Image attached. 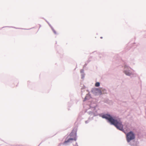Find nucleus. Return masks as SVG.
<instances>
[{
    "mask_svg": "<svg viewBox=\"0 0 146 146\" xmlns=\"http://www.w3.org/2000/svg\"><path fill=\"white\" fill-rule=\"evenodd\" d=\"M126 135L127 140L128 142H129L131 140L134 139L135 137V134L132 131H130L127 133Z\"/></svg>",
    "mask_w": 146,
    "mask_h": 146,
    "instance_id": "7ed1b4c3",
    "label": "nucleus"
},
{
    "mask_svg": "<svg viewBox=\"0 0 146 146\" xmlns=\"http://www.w3.org/2000/svg\"><path fill=\"white\" fill-rule=\"evenodd\" d=\"M124 72L127 75L129 76L131 74V73L127 71H125Z\"/></svg>",
    "mask_w": 146,
    "mask_h": 146,
    "instance_id": "20e7f679",
    "label": "nucleus"
},
{
    "mask_svg": "<svg viewBox=\"0 0 146 146\" xmlns=\"http://www.w3.org/2000/svg\"><path fill=\"white\" fill-rule=\"evenodd\" d=\"M100 83L98 82H97L95 84V86H96V87H98L100 86Z\"/></svg>",
    "mask_w": 146,
    "mask_h": 146,
    "instance_id": "39448f33",
    "label": "nucleus"
},
{
    "mask_svg": "<svg viewBox=\"0 0 146 146\" xmlns=\"http://www.w3.org/2000/svg\"><path fill=\"white\" fill-rule=\"evenodd\" d=\"M54 31V33H55V34H56V32H55V31Z\"/></svg>",
    "mask_w": 146,
    "mask_h": 146,
    "instance_id": "423d86ee",
    "label": "nucleus"
},
{
    "mask_svg": "<svg viewBox=\"0 0 146 146\" xmlns=\"http://www.w3.org/2000/svg\"><path fill=\"white\" fill-rule=\"evenodd\" d=\"M102 38V37H101V38Z\"/></svg>",
    "mask_w": 146,
    "mask_h": 146,
    "instance_id": "1a4fd4ad",
    "label": "nucleus"
},
{
    "mask_svg": "<svg viewBox=\"0 0 146 146\" xmlns=\"http://www.w3.org/2000/svg\"><path fill=\"white\" fill-rule=\"evenodd\" d=\"M76 130H73L70 135V136L71 137L69 138L67 140L65 141L64 142V143L69 142L71 140H76Z\"/></svg>",
    "mask_w": 146,
    "mask_h": 146,
    "instance_id": "f03ea898",
    "label": "nucleus"
},
{
    "mask_svg": "<svg viewBox=\"0 0 146 146\" xmlns=\"http://www.w3.org/2000/svg\"><path fill=\"white\" fill-rule=\"evenodd\" d=\"M96 90H97V91H98V90H99V89H97Z\"/></svg>",
    "mask_w": 146,
    "mask_h": 146,
    "instance_id": "0eeeda50",
    "label": "nucleus"
},
{
    "mask_svg": "<svg viewBox=\"0 0 146 146\" xmlns=\"http://www.w3.org/2000/svg\"><path fill=\"white\" fill-rule=\"evenodd\" d=\"M125 68H126V66H125Z\"/></svg>",
    "mask_w": 146,
    "mask_h": 146,
    "instance_id": "6e6552de",
    "label": "nucleus"
},
{
    "mask_svg": "<svg viewBox=\"0 0 146 146\" xmlns=\"http://www.w3.org/2000/svg\"><path fill=\"white\" fill-rule=\"evenodd\" d=\"M102 117L108 120L111 124L114 125L117 129L122 131L123 125L120 121L114 119L110 115L108 114L103 115Z\"/></svg>",
    "mask_w": 146,
    "mask_h": 146,
    "instance_id": "f257e3e1",
    "label": "nucleus"
}]
</instances>
